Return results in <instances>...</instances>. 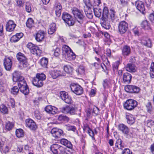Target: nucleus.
<instances>
[{"instance_id": "nucleus-47", "label": "nucleus", "mask_w": 154, "mask_h": 154, "mask_svg": "<svg viewBox=\"0 0 154 154\" xmlns=\"http://www.w3.org/2000/svg\"><path fill=\"white\" fill-rule=\"evenodd\" d=\"M52 54L56 57L59 56L60 53V48H56L55 49H54L52 51Z\"/></svg>"}, {"instance_id": "nucleus-19", "label": "nucleus", "mask_w": 154, "mask_h": 154, "mask_svg": "<svg viewBox=\"0 0 154 154\" xmlns=\"http://www.w3.org/2000/svg\"><path fill=\"white\" fill-rule=\"evenodd\" d=\"M45 110L48 113L53 115L56 114L57 112V109L51 105L47 106L45 108Z\"/></svg>"}, {"instance_id": "nucleus-34", "label": "nucleus", "mask_w": 154, "mask_h": 154, "mask_svg": "<svg viewBox=\"0 0 154 154\" xmlns=\"http://www.w3.org/2000/svg\"><path fill=\"white\" fill-rule=\"evenodd\" d=\"M146 106L147 111L148 113L151 114L153 113L154 109L152 107L150 102H148L146 105Z\"/></svg>"}, {"instance_id": "nucleus-6", "label": "nucleus", "mask_w": 154, "mask_h": 154, "mask_svg": "<svg viewBox=\"0 0 154 154\" xmlns=\"http://www.w3.org/2000/svg\"><path fill=\"white\" fill-rule=\"evenodd\" d=\"M50 149L54 154H62L65 153V149L57 144H54L51 145Z\"/></svg>"}, {"instance_id": "nucleus-11", "label": "nucleus", "mask_w": 154, "mask_h": 154, "mask_svg": "<svg viewBox=\"0 0 154 154\" xmlns=\"http://www.w3.org/2000/svg\"><path fill=\"white\" fill-rule=\"evenodd\" d=\"M26 126L31 130L35 131L37 128L35 123L30 119H26L25 121Z\"/></svg>"}, {"instance_id": "nucleus-54", "label": "nucleus", "mask_w": 154, "mask_h": 154, "mask_svg": "<svg viewBox=\"0 0 154 154\" xmlns=\"http://www.w3.org/2000/svg\"><path fill=\"white\" fill-rule=\"evenodd\" d=\"M120 64V62L119 61H117L115 63H114L113 64V68L114 70H117Z\"/></svg>"}, {"instance_id": "nucleus-32", "label": "nucleus", "mask_w": 154, "mask_h": 154, "mask_svg": "<svg viewBox=\"0 0 154 154\" xmlns=\"http://www.w3.org/2000/svg\"><path fill=\"white\" fill-rule=\"evenodd\" d=\"M60 142L69 148H71L72 145L71 142L65 139H62L61 140Z\"/></svg>"}, {"instance_id": "nucleus-7", "label": "nucleus", "mask_w": 154, "mask_h": 154, "mask_svg": "<svg viewBox=\"0 0 154 154\" xmlns=\"http://www.w3.org/2000/svg\"><path fill=\"white\" fill-rule=\"evenodd\" d=\"M137 102L133 100H128L124 104V108L128 110L134 109L137 105Z\"/></svg>"}, {"instance_id": "nucleus-18", "label": "nucleus", "mask_w": 154, "mask_h": 154, "mask_svg": "<svg viewBox=\"0 0 154 154\" xmlns=\"http://www.w3.org/2000/svg\"><path fill=\"white\" fill-rule=\"evenodd\" d=\"M49 74L53 79H56L61 76L64 75L60 70H51L50 71Z\"/></svg>"}, {"instance_id": "nucleus-53", "label": "nucleus", "mask_w": 154, "mask_h": 154, "mask_svg": "<svg viewBox=\"0 0 154 154\" xmlns=\"http://www.w3.org/2000/svg\"><path fill=\"white\" fill-rule=\"evenodd\" d=\"M154 125V122L151 119H149L147 121V125L148 127L152 126Z\"/></svg>"}, {"instance_id": "nucleus-13", "label": "nucleus", "mask_w": 154, "mask_h": 154, "mask_svg": "<svg viewBox=\"0 0 154 154\" xmlns=\"http://www.w3.org/2000/svg\"><path fill=\"white\" fill-rule=\"evenodd\" d=\"M46 32L43 30H40L36 34L35 38L36 41L38 42H42L44 40Z\"/></svg>"}, {"instance_id": "nucleus-64", "label": "nucleus", "mask_w": 154, "mask_h": 154, "mask_svg": "<svg viewBox=\"0 0 154 154\" xmlns=\"http://www.w3.org/2000/svg\"><path fill=\"white\" fill-rule=\"evenodd\" d=\"M90 129V128L87 124H85L84 125L83 129L85 132H87Z\"/></svg>"}, {"instance_id": "nucleus-23", "label": "nucleus", "mask_w": 154, "mask_h": 154, "mask_svg": "<svg viewBox=\"0 0 154 154\" xmlns=\"http://www.w3.org/2000/svg\"><path fill=\"white\" fill-rule=\"evenodd\" d=\"M62 7L60 3L55 4L54 10L57 17H59L61 15Z\"/></svg>"}, {"instance_id": "nucleus-41", "label": "nucleus", "mask_w": 154, "mask_h": 154, "mask_svg": "<svg viewBox=\"0 0 154 154\" xmlns=\"http://www.w3.org/2000/svg\"><path fill=\"white\" fill-rule=\"evenodd\" d=\"M72 92L77 95V85L76 84L72 83L70 86Z\"/></svg>"}, {"instance_id": "nucleus-37", "label": "nucleus", "mask_w": 154, "mask_h": 154, "mask_svg": "<svg viewBox=\"0 0 154 154\" xmlns=\"http://www.w3.org/2000/svg\"><path fill=\"white\" fill-rule=\"evenodd\" d=\"M48 62V59L45 57H43L40 60V64L44 67H47Z\"/></svg>"}, {"instance_id": "nucleus-31", "label": "nucleus", "mask_w": 154, "mask_h": 154, "mask_svg": "<svg viewBox=\"0 0 154 154\" xmlns=\"http://www.w3.org/2000/svg\"><path fill=\"white\" fill-rule=\"evenodd\" d=\"M141 26L145 30H149L150 29V24L146 20L142 21L141 24Z\"/></svg>"}, {"instance_id": "nucleus-17", "label": "nucleus", "mask_w": 154, "mask_h": 154, "mask_svg": "<svg viewBox=\"0 0 154 154\" xmlns=\"http://www.w3.org/2000/svg\"><path fill=\"white\" fill-rule=\"evenodd\" d=\"M16 26V25L13 20H9L6 25V30L9 32H12L14 30Z\"/></svg>"}, {"instance_id": "nucleus-58", "label": "nucleus", "mask_w": 154, "mask_h": 154, "mask_svg": "<svg viewBox=\"0 0 154 154\" xmlns=\"http://www.w3.org/2000/svg\"><path fill=\"white\" fill-rule=\"evenodd\" d=\"M87 133H88L89 135L91 137L93 140H95L94 132L91 129Z\"/></svg>"}, {"instance_id": "nucleus-36", "label": "nucleus", "mask_w": 154, "mask_h": 154, "mask_svg": "<svg viewBox=\"0 0 154 154\" xmlns=\"http://www.w3.org/2000/svg\"><path fill=\"white\" fill-rule=\"evenodd\" d=\"M142 43L144 45L148 47H150L151 46V42L149 39L146 38L145 39H143Z\"/></svg>"}, {"instance_id": "nucleus-22", "label": "nucleus", "mask_w": 154, "mask_h": 154, "mask_svg": "<svg viewBox=\"0 0 154 154\" xmlns=\"http://www.w3.org/2000/svg\"><path fill=\"white\" fill-rule=\"evenodd\" d=\"M122 54L125 57L128 56L131 53V50L129 46H124L122 49Z\"/></svg>"}, {"instance_id": "nucleus-45", "label": "nucleus", "mask_w": 154, "mask_h": 154, "mask_svg": "<svg viewBox=\"0 0 154 154\" xmlns=\"http://www.w3.org/2000/svg\"><path fill=\"white\" fill-rule=\"evenodd\" d=\"M110 84V82L109 80L107 79L104 80L103 83V85L104 89L108 88L109 87Z\"/></svg>"}, {"instance_id": "nucleus-4", "label": "nucleus", "mask_w": 154, "mask_h": 154, "mask_svg": "<svg viewBox=\"0 0 154 154\" xmlns=\"http://www.w3.org/2000/svg\"><path fill=\"white\" fill-rule=\"evenodd\" d=\"M85 21V16L83 15V11L78 9V22L79 23V32L83 33L85 30V26L84 22Z\"/></svg>"}, {"instance_id": "nucleus-20", "label": "nucleus", "mask_w": 154, "mask_h": 154, "mask_svg": "<svg viewBox=\"0 0 154 154\" xmlns=\"http://www.w3.org/2000/svg\"><path fill=\"white\" fill-rule=\"evenodd\" d=\"M135 5L137 8L141 12L143 13L145 10L143 3L141 1H137L135 2Z\"/></svg>"}, {"instance_id": "nucleus-59", "label": "nucleus", "mask_w": 154, "mask_h": 154, "mask_svg": "<svg viewBox=\"0 0 154 154\" xmlns=\"http://www.w3.org/2000/svg\"><path fill=\"white\" fill-rule=\"evenodd\" d=\"M83 1L85 5L88 7V8H89L91 6L90 0H83Z\"/></svg>"}, {"instance_id": "nucleus-5", "label": "nucleus", "mask_w": 154, "mask_h": 154, "mask_svg": "<svg viewBox=\"0 0 154 154\" xmlns=\"http://www.w3.org/2000/svg\"><path fill=\"white\" fill-rule=\"evenodd\" d=\"M46 76L43 73H37L36 77H34L32 80V83L38 87H40L43 85V81L45 79Z\"/></svg>"}, {"instance_id": "nucleus-16", "label": "nucleus", "mask_w": 154, "mask_h": 154, "mask_svg": "<svg viewBox=\"0 0 154 154\" xmlns=\"http://www.w3.org/2000/svg\"><path fill=\"white\" fill-rule=\"evenodd\" d=\"M51 133L53 137L56 139L60 138L63 133V131L57 128H53L51 131Z\"/></svg>"}, {"instance_id": "nucleus-33", "label": "nucleus", "mask_w": 154, "mask_h": 154, "mask_svg": "<svg viewBox=\"0 0 154 154\" xmlns=\"http://www.w3.org/2000/svg\"><path fill=\"white\" fill-rule=\"evenodd\" d=\"M109 13L108 9L107 7L104 8L103 10V13L102 14V19H109Z\"/></svg>"}, {"instance_id": "nucleus-1", "label": "nucleus", "mask_w": 154, "mask_h": 154, "mask_svg": "<svg viewBox=\"0 0 154 154\" xmlns=\"http://www.w3.org/2000/svg\"><path fill=\"white\" fill-rule=\"evenodd\" d=\"M13 80L14 82H17L19 88L16 86L12 87L10 90L12 94L17 95L19 92V89L21 92L25 95H27L29 93L28 86L24 78L20 74L19 72L15 71L13 73Z\"/></svg>"}, {"instance_id": "nucleus-52", "label": "nucleus", "mask_w": 154, "mask_h": 154, "mask_svg": "<svg viewBox=\"0 0 154 154\" xmlns=\"http://www.w3.org/2000/svg\"><path fill=\"white\" fill-rule=\"evenodd\" d=\"M132 31L135 35L139 36L140 34L139 29L138 28L135 27L133 29Z\"/></svg>"}, {"instance_id": "nucleus-42", "label": "nucleus", "mask_w": 154, "mask_h": 154, "mask_svg": "<svg viewBox=\"0 0 154 154\" xmlns=\"http://www.w3.org/2000/svg\"><path fill=\"white\" fill-rule=\"evenodd\" d=\"M16 134L18 138L22 137L24 136V133L23 130L21 129H17L16 131Z\"/></svg>"}, {"instance_id": "nucleus-3", "label": "nucleus", "mask_w": 154, "mask_h": 154, "mask_svg": "<svg viewBox=\"0 0 154 154\" xmlns=\"http://www.w3.org/2000/svg\"><path fill=\"white\" fill-rule=\"evenodd\" d=\"M62 50L63 53L65 55V58L67 60H72L75 58V55L68 46L64 45L62 48Z\"/></svg>"}, {"instance_id": "nucleus-40", "label": "nucleus", "mask_w": 154, "mask_h": 154, "mask_svg": "<svg viewBox=\"0 0 154 154\" xmlns=\"http://www.w3.org/2000/svg\"><path fill=\"white\" fill-rule=\"evenodd\" d=\"M115 11L112 10H110L109 13V20L111 19L112 21L113 22L116 18L115 14Z\"/></svg>"}, {"instance_id": "nucleus-63", "label": "nucleus", "mask_w": 154, "mask_h": 154, "mask_svg": "<svg viewBox=\"0 0 154 154\" xmlns=\"http://www.w3.org/2000/svg\"><path fill=\"white\" fill-rule=\"evenodd\" d=\"M124 134H126V137L128 138H130L132 137L133 136V135L132 132L129 131V129L128 130V132Z\"/></svg>"}, {"instance_id": "nucleus-25", "label": "nucleus", "mask_w": 154, "mask_h": 154, "mask_svg": "<svg viewBox=\"0 0 154 154\" xmlns=\"http://www.w3.org/2000/svg\"><path fill=\"white\" fill-rule=\"evenodd\" d=\"M126 118L127 120V122L129 124L131 125L135 122V119L133 116L131 114L127 113L126 114Z\"/></svg>"}, {"instance_id": "nucleus-43", "label": "nucleus", "mask_w": 154, "mask_h": 154, "mask_svg": "<svg viewBox=\"0 0 154 154\" xmlns=\"http://www.w3.org/2000/svg\"><path fill=\"white\" fill-rule=\"evenodd\" d=\"M0 110L1 112L3 114L8 113V109L7 107L4 104L0 106Z\"/></svg>"}, {"instance_id": "nucleus-44", "label": "nucleus", "mask_w": 154, "mask_h": 154, "mask_svg": "<svg viewBox=\"0 0 154 154\" xmlns=\"http://www.w3.org/2000/svg\"><path fill=\"white\" fill-rule=\"evenodd\" d=\"M26 24L27 27L29 28H30L33 26V20L32 18H29L27 20Z\"/></svg>"}, {"instance_id": "nucleus-62", "label": "nucleus", "mask_w": 154, "mask_h": 154, "mask_svg": "<svg viewBox=\"0 0 154 154\" xmlns=\"http://www.w3.org/2000/svg\"><path fill=\"white\" fill-rule=\"evenodd\" d=\"M26 11L28 13H30L31 11V8L30 5L29 4H27L26 6Z\"/></svg>"}, {"instance_id": "nucleus-46", "label": "nucleus", "mask_w": 154, "mask_h": 154, "mask_svg": "<svg viewBox=\"0 0 154 154\" xmlns=\"http://www.w3.org/2000/svg\"><path fill=\"white\" fill-rule=\"evenodd\" d=\"M14 126V124L12 122L8 121L6 123L5 127L8 131L11 130Z\"/></svg>"}, {"instance_id": "nucleus-2", "label": "nucleus", "mask_w": 154, "mask_h": 154, "mask_svg": "<svg viewBox=\"0 0 154 154\" xmlns=\"http://www.w3.org/2000/svg\"><path fill=\"white\" fill-rule=\"evenodd\" d=\"M16 57L19 62L18 67L20 69H23L29 67L28 59L24 54L19 52L17 54Z\"/></svg>"}, {"instance_id": "nucleus-28", "label": "nucleus", "mask_w": 154, "mask_h": 154, "mask_svg": "<svg viewBox=\"0 0 154 154\" xmlns=\"http://www.w3.org/2000/svg\"><path fill=\"white\" fill-rule=\"evenodd\" d=\"M115 145L119 149L121 150L123 149L125 146L124 143L120 139H119L117 140Z\"/></svg>"}, {"instance_id": "nucleus-10", "label": "nucleus", "mask_w": 154, "mask_h": 154, "mask_svg": "<svg viewBox=\"0 0 154 154\" xmlns=\"http://www.w3.org/2000/svg\"><path fill=\"white\" fill-rule=\"evenodd\" d=\"M128 24L124 21H123L119 24L118 29L120 33L122 34L125 33L127 31L128 28Z\"/></svg>"}, {"instance_id": "nucleus-57", "label": "nucleus", "mask_w": 154, "mask_h": 154, "mask_svg": "<svg viewBox=\"0 0 154 154\" xmlns=\"http://www.w3.org/2000/svg\"><path fill=\"white\" fill-rule=\"evenodd\" d=\"M96 89L94 88L91 89L90 93V95L92 97L94 96L96 94Z\"/></svg>"}, {"instance_id": "nucleus-60", "label": "nucleus", "mask_w": 154, "mask_h": 154, "mask_svg": "<svg viewBox=\"0 0 154 154\" xmlns=\"http://www.w3.org/2000/svg\"><path fill=\"white\" fill-rule=\"evenodd\" d=\"M16 2L17 6L19 7H23L24 3L23 2V0H17Z\"/></svg>"}, {"instance_id": "nucleus-35", "label": "nucleus", "mask_w": 154, "mask_h": 154, "mask_svg": "<svg viewBox=\"0 0 154 154\" xmlns=\"http://www.w3.org/2000/svg\"><path fill=\"white\" fill-rule=\"evenodd\" d=\"M63 69L67 73L71 74L72 72L73 69L69 65H66L64 66Z\"/></svg>"}, {"instance_id": "nucleus-29", "label": "nucleus", "mask_w": 154, "mask_h": 154, "mask_svg": "<svg viewBox=\"0 0 154 154\" xmlns=\"http://www.w3.org/2000/svg\"><path fill=\"white\" fill-rule=\"evenodd\" d=\"M119 130L123 133H126L128 132V128L126 125L123 124H119L118 126Z\"/></svg>"}, {"instance_id": "nucleus-9", "label": "nucleus", "mask_w": 154, "mask_h": 154, "mask_svg": "<svg viewBox=\"0 0 154 154\" xmlns=\"http://www.w3.org/2000/svg\"><path fill=\"white\" fill-rule=\"evenodd\" d=\"M62 18L64 21L69 26L73 25L75 23L74 21L72 20L71 16L67 13H63Z\"/></svg>"}, {"instance_id": "nucleus-51", "label": "nucleus", "mask_w": 154, "mask_h": 154, "mask_svg": "<svg viewBox=\"0 0 154 154\" xmlns=\"http://www.w3.org/2000/svg\"><path fill=\"white\" fill-rule=\"evenodd\" d=\"M78 72L79 74L82 75L84 73L85 69L82 66H80L78 68Z\"/></svg>"}, {"instance_id": "nucleus-12", "label": "nucleus", "mask_w": 154, "mask_h": 154, "mask_svg": "<svg viewBox=\"0 0 154 154\" xmlns=\"http://www.w3.org/2000/svg\"><path fill=\"white\" fill-rule=\"evenodd\" d=\"M125 91L128 92L137 93L140 91L139 88L135 85H128L125 87Z\"/></svg>"}, {"instance_id": "nucleus-21", "label": "nucleus", "mask_w": 154, "mask_h": 154, "mask_svg": "<svg viewBox=\"0 0 154 154\" xmlns=\"http://www.w3.org/2000/svg\"><path fill=\"white\" fill-rule=\"evenodd\" d=\"M126 71L130 72H134L136 71L137 67L133 63H128L126 66Z\"/></svg>"}, {"instance_id": "nucleus-8", "label": "nucleus", "mask_w": 154, "mask_h": 154, "mask_svg": "<svg viewBox=\"0 0 154 154\" xmlns=\"http://www.w3.org/2000/svg\"><path fill=\"white\" fill-rule=\"evenodd\" d=\"M27 47L30 50L31 52L33 54L40 55L42 51L39 48L31 42L27 44Z\"/></svg>"}, {"instance_id": "nucleus-39", "label": "nucleus", "mask_w": 154, "mask_h": 154, "mask_svg": "<svg viewBox=\"0 0 154 154\" xmlns=\"http://www.w3.org/2000/svg\"><path fill=\"white\" fill-rule=\"evenodd\" d=\"M58 119L61 122H68L69 120V118L66 116L61 115L59 116Z\"/></svg>"}, {"instance_id": "nucleus-15", "label": "nucleus", "mask_w": 154, "mask_h": 154, "mask_svg": "<svg viewBox=\"0 0 154 154\" xmlns=\"http://www.w3.org/2000/svg\"><path fill=\"white\" fill-rule=\"evenodd\" d=\"M60 94V98L66 103L68 104L71 103L72 100L71 98L68 95L66 92L64 91H61Z\"/></svg>"}, {"instance_id": "nucleus-55", "label": "nucleus", "mask_w": 154, "mask_h": 154, "mask_svg": "<svg viewBox=\"0 0 154 154\" xmlns=\"http://www.w3.org/2000/svg\"><path fill=\"white\" fill-rule=\"evenodd\" d=\"M35 117L36 119L38 120L40 119L42 117L41 114L38 111L35 112Z\"/></svg>"}, {"instance_id": "nucleus-50", "label": "nucleus", "mask_w": 154, "mask_h": 154, "mask_svg": "<svg viewBox=\"0 0 154 154\" xmlns=\"http://www.w3.org/2000/svg\"><path fill=\"white\" fill-rule=\"evenodd\" d=\"M83 92V89L82 87L78 84V95L82 94Z\"/></svg>"}, {"instance_id": "nucleus-30", "label": "nucleus", "mask_w": 154, "mask_h": 154, "mask_svg": "<svg viewBox=\"0 0 154 154\" xmlns=\"http://www.w3.org/2000/svg\"><path fill=\"white\" fill-rule=\"evenodd\" d=\"M56 30V25L54 23H52L49 26L48 30V33L49 34H52Z\"/></svg>"}, {"instance_id": "nucleus-48", "label": "nucleus", "mask_w": 154, "mask_h": 154, "mask_svg": "<svg viewBox=\"0 0 154 154\" xmlns=\"http://www.w3.org/2000/svg\"><path fill=\"white\" fill-rule=\"evenodd\" d=\"M85 13L87 17L90 19H91L93 18V15L92 12L91 10L89 8H88V10L85 11Z\"/></svg>"}, {"instance_id": "nucleus-14", "label": "nucleus", "mask_w": 154, "mask_h": 154, "mask_svg": "<svg viewBox=\"0 0 154 154\" xmlns=\"http://www.w3.org/2000/svg\"><path fill=\"white\" fill-rule=\"evenodd\" d=\"M12 60L10 57L5 58L4 60V66L5 69L10 71L12 65Z\"/></svg>"}, {"instance_id": "nucleus-61", "label": "nucleus", "mask_w": 154, "mask_h": 154, "mask_svg": "<svg viewBox=\"0 0 154 154\" xmlns=\"http://www.w3.org/2000/svg\"><path fill=\"white\" fill-rule=\"evenodd\" d=\"M122 5L123 6H127L129 0H120Z\"/></svg>"}, {"instance_id": "nucleus-56", "label": "nucleus", "mask_w": 154, "mask_h": 154, "mask_svg": "<svg viewBox=\"0 0 154 154\" xmlns=\"http://www.w3.org/2000/svg\"><path fill=\"white\" fill-rule=\"evenodd\" d=\"M122 154H132L129 149H125L122 151Z\"/></svg>"}, {"instance_id": "nucleus-27", "label": "nucleus", "mask_w": 154, "mask_h": 154, "mask_svg": "<svg viewBox=\"0 0 154 154\" xmlns=\"http://www.w3.org/2000/svg\"><path fill=\"white\" fill-rule=\"evenodd\" d=\"M102 19V21L101 22V24L102 26L106 29H109L110 27V25L109 19Z\"/></svg>"}, {"instance_id": "nucleus-49", "label": "nucleus", "mask_w": 154, "mask_h": 154, "mask_svg": "<svg viewBox=\"0 0 154 154\" xmlns=\"http://www.w3.org/2000/svg\"><path fill=\"white\" fill-rule=\"evenodd\" d=\"M70 107L69 106H66L65 107H63L62 108V111L65 113H69V110H71Z\"/></svg>"}, {"instance_id": "nucleus-26", "label": "nucleus", "mask_w": 154, "mask_h": 154, "mask_svg": "<svg viewBox=\"0 0 154 154\" xmlns=\"http://www.w3.org/2000/svg\"><path fill=\"white\" fill-rule=\"evenodd\" d=\"M132 78L131 75L128 73L126 72L123 74V80L125 83H129L130 82Z\"/></svg>"}, {"instance_id": "nucleus-38", "label": "nucleus", "mask_w": 154, "mask_h": 154, "mask_svg": "<svg viewBox=\"0 0 154 154\" xmlns=\"http://www.w3.org/2000/svg\"><path fill=\"white\" fill-rule=\"evenodd\" d=\"M94 12L96 17H99L102 14V10L99 8H94Z\"/></svg>"}, {"instance_id": "nucleus-24", "label": "nucleus", "mask_w": 154, "mask_h": 154, "mask_svg": "<svg viewBox=\"0 0 154 154\" xmlns=\"http://www.w3.org/2000/svg\"><path fill=\"white\" fill-rule=\"evenodd\" d=\"M23 33L22 32L17 33L11 37L10 40L11 42H15L18 41L23 36Z\"/></svg>"}]
</instances>
